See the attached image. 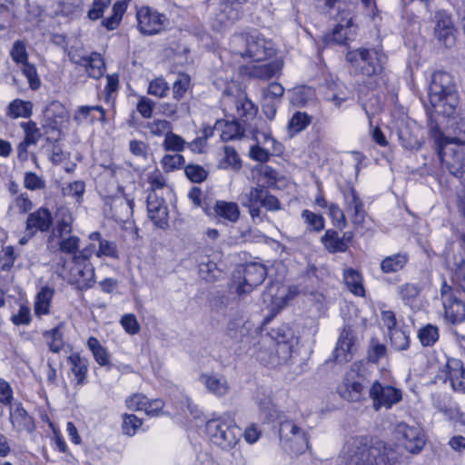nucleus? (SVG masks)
Returning <instances> with one entry per match:
<instances>
[{
    "label": "nucleus",
    "mask_w": 465,
    "mask_h": 465,
    "mask_svg": "<svg viewBox=\"0 0 465 465\" xmlns=\"http://www.w3.org/2000/svg\"><path fill=\"white\" fill-rule=\"evenodd\" d=\"M366 436L351 438L340 455L341 465H393L395 459L387 448L370 446Z\"/></svg>",
    "instance_id": "nucleus-1"
},
{
    "label": "nucleus",
    "mask_w": 465,
    "mask_h": 465,
    "mask_svg": "<svg viewBox=\"0 0 465 465\" xmlns=\"http://www.w3.org/2000/svg\"><path fill=\"white\" fill-rule=\"evenodd\" d=\"M429 98L436 114L447 117L455 114L459 104L458 93L450 74L442 71L433 74Z\"/></svg>",
    "instance_id": "nucleus-2"
},
{
    "label": "nucleus",
    "mask_w": 465,
    "mask_h": 465,
    "mask_svg": "<svg viewBox=\"0 0 465 465\" xmlns=\"http://www.w3.org/2000/svg\"><path fill=\"white\" fill-rule=\"evenodd\" d=\"M439 158L450 173L458 176L465 171V156L461 146L465 145V137L450 138L440 131L433 132Z\"/></svg>",
    "instance_id": "nucleus-3"
},
{
    "label": "nucleus",
    "mask_w": 465,
    "mask_h": 465,
    "mask_svg": "<svg viewBox=\"0 0 465 465\" xmlns=\"http://www.w3.org/2000/svg\"><path fill=\"white\" fill-rule=\"evenodd\" d=\"M205 434L213 443L229 450L238 443L242 433L234 419L224 413L206 421Z\"/></svg>",
    "instance_id": "nucleus-4"
},
{
    "label": "nucleus",
    "mask_w": 465,
    "mask_h": 465,
    "mask_svg": "<svg viewBox=\"0 0 465 465\" xmlns=\"http://www.w3.org/2000/svg\"><path fill=\"white\" fill-rule=\"evenodd\" d=\"M231 47L234 53L247 56L255 61H262L272 57L274 45L257 32L235 35L231 40Z\"/></svg>",
    "instance_id": "nucleus-5"
},
{
    "label": "nucleus",
    "mask_w": 465,
    "mask_h": 465,
    "mask_svg": "<svg viewBox=\"0 0 465 465\" xmlns=\"http://www.w3.org/2000/svg\"><path fill=\"white\" fill-rule=\"evenodd\" d=\"M346 61L361 74L372 76L382 72L387 57L380 49L360 47L348 51Z\"/></svg>",
    "instance_id": "nucleus-6"
},
{
    "label": "nucleus",
    "mask_w": 465,
    "mask_h": 465,
    "mask_svg": "<svg viewBox=\"0 0 465 465\" xmlns=\"http://www.w3.org/2000/svg\"><path fill=\"white\" fill-rule=\"evenodd\" d=\"M266 272L262 263H238L232 273L231 289L239 295L248 293L263 282Z\"/></svg>",
    "instance_id": "nucleus-7"
},
{
    "label": "nucleus",
    "mask_w": 465,
    "mask_h": 465,
    "mask_svg": "<svg viewBox=\"0 0 465 465\" xmlns=\"http://www.w3.org/2000/svg\"><path fill=\"white\" fill-rule=\"evenodd\" d=\"M360 363H354L336 386V392L344 401L359 402L365 399L367 379L360 372Z\"/></svg>",
    "instance_id": "nucleus-8"
},
{
    "label": "nucleus",
    "mask_w": 465,
    "mask_h": 465,
    "mask_svg": "<svg viewBox=\"0 0 465 465\" xmlns=\"http://www.w3.org/2000/svg\"><path fill=\"white\" fill-rule=\"evenodd\" d=\"M137 29L144 35H153L163 31L169 25L167 16L150 6H142L136 12Z\"/></svg>",
    "instance_id": "nucleus-9"
},
{
    "label": "nucleus",
    "mask_w": 465,
    "mask_h": 465,
    "mask_svg": "<svg viewBox=\"0 0 465 465\" xmlns=\"http://www.w3.org/2000/svg\"><path fill=\"white\" fill-rule=\"evenodd\" d=\"M302 291L297 285L285 286L272 282L262 295L264 302H270V311L275 315Z\"/></svg>",
    "instance_id": "nucleus-10"
},
{
    "label": "nucleus",
    "mask_w": 465,
    "mask_h": 465,
    "mask_svg": "<svg viewBox=\"0 0 465 465\" xmlns=\"http://www.w3.org/2000/svg\"><path fill=\"white\" fill-rule=\"evenodd\" d=\"M88 239L91 242L81 251L80 257L82 259L89 260L94 255L99 259H118L116 244L112 241L104 239L99 232H91Z\"/></svg>",
    "instance_id": "nucleus-11"
},
{
    "label": "nucleus",
    "mask_w": 465,
    "mask_h": 465,
    "mask_svg": "<svg viewBox=\"0 0 465 465\" xmlns=\"http://www.w3.org/2000/svg\"><path fill=\"white\" fill-rule=\"evenodd\" d=\"M369 396L372 401L373 408L379 411L381 408L390 409L398 403L402 398V393L394 386L375 381L370 388Z\"/></svg>",
    "instance_id": "nucleus-12"
},
{
    "label": "nucleus",
    "mask_w": 465,
    "mask_h": 465,
    "mask_svg": "<svg viewBox=\"0 0 465 465\" xmlns=\"http://www.w3.org/2000/svg\"><path fill=\"white\" fill-rule=\"evenodd\" d=\"M227 334L237 343H242L243 348L249 347L252 344H256L259 331L258 328L254 327L253 323L250 321H245L242 318L233 319L229 322L227 326Z\"/></svg>",
    "instance_id": "nucleus-13"
},
{
    "label": "nucleus",
    "mask_w": 465,
    "mask_h": 465,
    "mask_svg": "<svg viewBox=\"0 0 465 465\" xmlns=\"http://www.w3.org/2000/svg\"><path fill=\"white\" fill-rule=\"evenodd\" d=\"M279 431L282 442L292 452L302 453L308 448L305 433L293 421L282 422Z\"/></svg>",
    "instance_id": "nucleus-14"
},
{
    "label": "nucleus",
    "mask_w": 465,
    "mask_h": 465,
    "mask_svg": "<svg viewBox=\"0 0 465 465\" xmlns=\"http://www.w3.org/2000/svg\"><path fill=\"white\" fill-rule=\"evenodd\" d=\"M441 298L446 322L453 325L463 322L465 321V304L454 297L451 287L445 282L441 287Z\"/></svg>",
    "instance_id": "nucleus-15"
},
{
    "label": "nucleus",
    "mask_w": 465,
    "mask_h": 465,
    "mask_svg": "<svg viewBox=\"0 0 465 465\" xmlns=\"http://www.w3.org/2000/svg\"><path fill=\"white\" fill-rule=\"evenodd\" d=\"M455 27L451 16L444 11L435 15L434 36L446 48H451L456 42Z\"/></svg>",
    "instance_id": "nucleus-16"
},
{
    "label": "nucleus",
    "mask_w": 465,
    "mask_h": 465,
    "mask_svg": "<svg viewBox=\"0 0 465 465\" xmlns=\"http://www.w3.org/2000/svg\"><path fill=\"white\" fill-rule=\"evenodd\" d=\"M284 87L276 82L269 84L262 89V110L269 119L274 118L277 108L282 102Z\"/></svg>",
    "instance_id": "nucleus-17"
},
{
    "label": "nucleus",
    "mask_w": 465,
    "mask_h": 465,
    "mask_svg": "<svg viewBox=\"0 0 465 465\" xmlns=\"http://www.w3.org/2000/svg\"><path fill=\"white\" fill-rule=\"evenodd\" d=\"M67 263H64V267ZM69 269L68 282L75 284L79 289H85L92 286L94 282V270L92 263H68Z\"/></svg>",
    "instance_id": "nucleus-18"
},
{
    "label": "nucleus",
    "mask_w": 465,
    "mask_h": 465,
    "mask_svg": "<svg viewBox=\"0 0 465 465\" xmlns=\"http://www.w3.org/2000/svg\"><path fill=\"white\" fill-rule=\"evenodd\" d=\"M397 434L401 436L404 448L411 453L420 451L425 445L424 434L418 427H411L404 423L399 424Z\"/></svg>",
    "instance_id": "nucleus-19"
},
{
    "label": "nucleus",
    "mask_w": 465,
    "mask_h": 465,
    "mask_svg": "<svg viewBox=\"0 0 465 465\" xmlns=\"http://www.w3.org/2000/svg\"><path fill=\"white\" fill-rule=\"evenodd\" d=\"M147 212L149 218L157 227L165 228L168 225L167 205L156 193H150L147 196Z\"/></svg>",
    "instance_id": "nucleus-20"
},
{
    "label": "nucleus",
    "mask_w": 465,
    "mask_h": 465,
    "mask_svg": "<svg viewBox=\"0 0 465 465\" xmlns=\"http://www.w3.org/2000/svg\"><path fill=\"white\" fill-rule=\"evenodd\" d=\"M242 15V10L237 6H231L221 3L219 11L212 19V27L217 32H223L233 25Z\"/></svg>",
    "instance_id": "nucleus-21"
},
{
    "label": "nucleus",
    "mask_w": 465,
    "mask_h": 465,
    "mask_svg": "<svg viewBox=\"0 0 465 465\" xmlns=\"http://www.w3.org/2000/svg\"><path fill=\"white\" fill-rule=\"evenodd\" d=\"M223 103L226 105L233 104L236 111L235 115L240 118L252 119L257 113L255 105L241 91H238L236 96L225 93Z\"/></svg>",
    "instance_id": "nucleus-22"
},
{
    "label": "nucleus",
    "mask_w": 465,
    "mask_h": 465,
    "mask_svg": "<svg viewBox=\"0 0 465 465\" xmlns=\"http://www.w3.org/2000/svg\"><path fill=\"white\" fill-rule=\"evenodd\" d=\"M444 371L452 389L459 392H465V368L462 361L456 358L448 359Z\"/></svg>",
    "instance_id": "nucleus-23"
},
{
    "label": "nucleus",
    "mask_w": 465,
    "mask_h": 465,
    "mask_svg": "<svg viewBox=\"0 0 465 465\" xmlns=\"http://www.w3.org/2000/svg\"><path fill=\"white\" fill-rule=\"evenodd\" d=\"M45 118L46 124L50 128L60 130L68 123L69 115L67 110L61 103L53 101L45 111Z\"/></svg>",
    "instance_id": "nucleus-24"
},
{
    "label": "nucleus",
    "mask_w": 465,
    "mask_h": 465,
    "mask_svg": "<svg viewBox=\"0 0 465 465\" xmlns=\"http://www.w3.org/2000/svg\"><path fill=\"white\" fill-rule=\"evenodd\" d=\"M345 210L354 225H361L365 217L363 203L353 188L344 193Z\"/></svg>",
    "instance_id": "nucleus-25"
},
{
    "label": "nucleus",
    "mask_w": 465,
    "mask_h": 465,
    "mask_svg": "<svg viewBox=\"0 0 465 465\" xmlns=\"http://www.w3.org/2000/svg\"><path fill=\"white\" fill-rule=\"evenodd\" d=\"M53 223L50 211L46 208H39L27 217L26 234L33 236L36 231H47Z\"/></svg>",
    "instance_id": "nucleus-26"
},
{
    "label": "nucleus",
    "mask_w": 465,
    "mask_h": 465,
    "mask_svg": "<svg viewBox=\"0 0 465 465\" xmlns=\"http://www.w3.org/2000/svg\"><path fill=\"white\" fill-rule=\"evenodd\" d=\"M70 60L74 64L84 66L89 76L94 79H98L104 74V63L102 56L97 53H93L88 57H82L80 59L71 53Z\"/></svg>",
    "instance_id": "nucleus-27"
},
{
    "label": "nucleus",
    "mask_w": 465,
    "mask_h": 465,
    "mask_svg": "<svg viewBox=\"0 0 465 465\" xmlns=\"http://www.w3.org/2000/svg\"><path fill=\"white\" fill-rule=\"evenodd\" d=\"M351 239V232H345L342 237H340L336 231L327 230L322 238V242L328 252H338L346 251Z\"/></svg>",
    "instance_id": "nucleus-28"
},
{
    "label": "nucleus",
    "mask_w": 465,
    "mask_h": 465,
    "mask_svg": "<svg viewBox=\"0 0 465 465\" xmlns=\"http://www.w3.org/2000/svg\"><path fill=\"white\" fill-rule=\"evenodd\" d=\"M199 381L205 386L208 391L217 397L223 396L229 391L227 380L219 374L213 372L203 373Z\"/></svg>",
    "instance_id": "nucleus-29"
},
{
    "label": "nucleus",
    "mask_w": 465,
    "mask_h": 465,
    "mask_svg": "<svg viewBox=\"0 0 465 465\" xmlns=\"http://www.w3.org/2000/svg\"><path fill=\"white\" fill-rule=\"evenodd\" d=\"M20 126L25 133V139L18 145L19 156L21 157L22 153L26 155L29 145L37 144L42 137V134L36 124L33 121L21 123Z\"/></svg>",
    "instance_id": "nucleus-30"
},
{
    "label": "nucleus",
    "mask_w": 465,
    "mask_h": 465,
    "mask_svg": "<svg viewBox=\"0 0 465 465\" xmlns=\"http://www.w3.org/2000/svg\"><path fill=\"white\" fill-rule=\"evenodd\" d=\"M282 68V63L279 60L262 64H254L247 68L250 77L267 80L278 74Z\"/></svg>",
    "instance_id": "nucleus-31"
},
{
    "label": "nucleus",
    "mask_w": 465,
    "mask_h": 465,
    "mask_svg": "<svg viewBox=\"0 0 465 465\" xmlns=\"http://www.w3.org/2000/svg\"><path fill=\"white\" fill-rule=\"evenodd\" d=\"M54 294V290L48 286H43L37 292L35 300V313L36 316L47 315Z\"/></svg>",
    "instance_id": "nucleus-32"
},
{
    "label": "nucleus",
    "mask_w": 465,
    "mask_h": 465,
    "mask_svg": "<svg viewBox=\"0 0 465 465\" xmlns=\"http://www.w3.org/2000/svg\"><path fill=\"white\" fill-rule=\"evenodd\" d=\"M87 348L91 351L95 361L100 366L110 367L111 359L107 349L101 344L95 337H89L86 342Z\"/></svg>",
    "instance_id": "nucleus-33"
},
{
    "label": "nucleus",
    "mask_w": 465,
    "mask_h": 465,
    "mask_svg": "<svg viewBox=\"0 0 465 465\" xmlns=\"http://www.w3.org/2000/svg\"><path fill=\"white\" fill-rule=\"evenodd\" d=\"M71 371L77 385H83L85 381L88 367L86 361L82 359L78 353H72L68 357Z\"/></svg>",
    "instance_id": "nucleus-34"
},
{
    "label": "nucleus",
    "mask_w": 465,
    "mask_h": 465,
    "mask_svg": "<svg viewBox=\"0 0 465 465\" xmlns=\"http://www.w3.org/2000/svg\"><path fill=\"white\" fill-rule=\"evenodd\" d=\"M291 336V333H283L282 337L279 335H274V331L272 332V336L269 337H262V342L267 343V341H270V343H272L273 347H276V353L278 354L279 358L282 360H286L291 353V344L289 342V337Z\"/></svg>",
    "instance_id": "nucleus-35"
},
{
    "label": "nucleus",
    "mask_w": 465,
    "mask_h": 465,
    "mask_svg": "<svg viewBox=\"0 0 465 465\" xmlns=\"http://www.w3.org/2000/svg\"><path fill=\"white\" fill-rule=\"evenodd\" d=\"M355 33L352 28V21L351 18L347 19L345 24L338 25L329 36L328 41L339 45L345 44Z\"/></svg>",
    "instance_id": "nucleus-36"
},
{
    "label": "nucleus",
    "mask_w": 465,
    "mask_h": 465,
    "mask_svg": "<svg viewBox=\"0 0 465 465\" xmlns=\"http://www.w3.org/2000/svg\"><path fill=\"white\" fill-rule=\"evenodd\" d=\"M10 421L18 431L29 430L31 426V418L21 405H16L10 411Z\"/></svg>",
    "instance_id": "nucleus-37"
},
{
    "label": "nucleus",
    "mask_w": 465,
    "mask_h": 465,
    "mask_svg": "<svg viewBox=\"0 0 465 465\" xmlns=\"http://www.w3.org/2000/svg\"><path fill=\"white\" fill-rule=\"evenodd\" d=\"M127 8L125 1L116 2L112 8V15L102 21V25L108 31L114 30L120 25L123 15Z\"/></svg>",
    "instance_id": "nucleus-38"
},
{
    "label": "nucleus",
    "mask_w": 465,
    "mask_h": 465,
    "mask_svg": "<svg viewBox=\"0 0 465 465\" xmlns=\"http://www.w3.org/2000/svg\"><path fill=\"white\" fill-rule=\"evenodd\" d=\"M214 211L216 214L232 223H235L240 216V209L236 203L218 201L215 203Z\"/></svg>",
    "instance_id": "nucleus-39"
},
{
    "label": "nucleus",
    "mask_w": 465,
    "mask_h": 465,
    "mask_svg": "<svg viewBox=\"0 0 465 465\" xmlns=\"http://www.w3.org/2000/svg\"><path fill=\"white\" fill-rule=\"evenodd\" d=\"M312 122V117L303 112H296L287 124L288 134L292 137L303 131Z\"/></svg>",
    "instance_id": "nucleus-40"
},
{
    "label": "nucleus",
    "mask_w": 465,
    "mask_h": 465,
    "mask_svg": "<svg viewBox=\"0 0 465 465\" xmlns=\"http://www.w3.org/2000/svg\"><path fill=\"white\" fill-rule=\"evenodd\" d=\"M225 263H199V276L206 282H213L223 277Z\"/></svg>",
    "instance_id": "nucleus-41"
},
{
    "label": "nucleus",
    "mask_w": 465,
    "mask_h": 465,
    "mask_svg": "<svg viewBox=\"0 0 465 465\" xmlns=\"http://www.w3.org/2000/svg\"><path fill=\"white\" fill-rule=\"evenodd\" d=\"M353 347L352 339L350 337L347 331H343L337 342L336 346V358L341 361H348L351 360V354Z\"/></svg>",
    "instance_id": "nucleus-42"
},
{
    "label": "nucleus",
    "mask_w": 465,
    "mask_h": 465,
    "mask_svg": "<svg viewBox=\"0 0 465 465\" xmlns=\"http://www.w3.org/2000/svg\"><path fill=\"white\" fill-rule=\"evenodd\" d=\"M73 218L70 213H64L63 218L56 224L47 241L48 248H53V242L57 238H62L64 234H68L72 231Z\"/></svg>",
    "instance_id": "nucleus-43"
},
{
    "label": "nucleus",
    "mask_w": 465,
    "mask_h": 465,
    "mask_svg": "<svg viewBox=\"0 0 465 465\" xmlns=\"http://www.w3.org/2000/svg\"><path fill=\"white\" fill-rule=\"evenodd\" d=\"M33 104L29 101L15 99L10 103L7 114L13 118H29L32 114Z\"/></svg>",
    "instance_id": "nucleus-44"
},
{
    "label": "nucleus",
    "mask_w": 465,
    "mask_h": 465,
    "mask_svg": "<svg viewBox=\"0 0 465 465\" xmlns=\"http://www.w3.org/2000/svg\"><path fill=\"white\" fill-rule=\"evenodd\" d=\"M344 282L348 289L357 296L364 295V287L361 275L354 270H346L344 272Z\"/></svg>",
    "instance_id": "nucleus-45"
},
{
    "label": "nucleus",
    "mask_w": 465,
    "mask_h": 465,
    "mask_svg": "<svg viewBox=\"0 0 465 465\" xmlns=\"http://www.w3.org/2000/svg\"><path fill=\"white\" fill-rule=\"evenodd\" d=\"M143 420L134 414H124L122 417V431L124 435L133 437L142 430Z\"/></svg>",
    "instance_id": "nucleus-46"
},
{
    "label": "nucleus",
    "mask_w": 465,
    "mask_h": 465,
    "mask_svg": "<svg viewBox=\"0 0 465 465\" xmlns=\"http://www.w3.org/2000/svg\"><path fill=\"white\" fill-rule=\"evenodd\" d=\"M218 125L222 127L221 138L223 141H231L239 139L243 134V130L237 121L221 123L217 122Z\"/></svg>",
    "instance_id": "nucleus-47"
},
{
    "label": "nucleus",
    "mask_w": 465,
    "mask_h": 465,
    "mask_svg": "<svg viewBox=\"0 0 465 465\" xmlns=\"http://www.w3.org/2000/svg\"><path fill=\"white\" fill-rule=\"evenodd\" d=\"M266 188L262 185L252 187L250 191L242 197L243 206L262 205V198L266 196Z\"/></svg>",
    "instance_id": "nucleus-48"
},
{
    "label": "nucleus",
    "mask_w": 465,
    "mask_h": 465,
    "mask_svg": "<svg viewBox=\"0 0 465 465\" xmlns=\"http://www.w3.org/2000/svg\"><path fill=\"white\" fill-rule=\"evenodd\" d=\"M399 294L406 305L417 307L420 303V289L414 284H405Z\"/></svg>",
    "instance_id": "nucleus-49"
},
{
    "label": "nucleus",
    "mask_w": 465,
    "mask_h": 465,
    "mask_svg": "<svg viewBox=\"0 0 465 465\" xmlns=\"http://www.w3.org/2000/svg\"><path fill=\"white\" fill-rule=\"evenodd\" d=\"M79 238L77 236H69L67 238H57L53 242V248H49L53 252L61 251L66 253L74 252L79 246Z\"/></svg>",
    "instance_id": "nucleus-50"
},
{
    "label": "nucleus",
    "mask_w": 465,
    "mask_h": 465,
    "mask_svg": "<svg viewBox=\"0 0 465 465\" xmlns=\"http://www.w3.org/2000/svg\"><path fill=\"white\" fill-rule=\"evenodd\" d=\"M44 336L46 339L48 347L52 352L57 353L63 349L64 341L61 326H57L45 331Z\"/></svg>",
    "instance_id": "nucleus-51"
},
{
    "label": "nucleus",
    "mask_w": 465,
    "mask_h": 465,
    "mask_svg": "<svg viewBox=\"0 0 465 465\" xmlns=\"http://www.w3.org/2000/svg\"><path fill=\"white\" fill-rule=\"evenodd\" d=\"M439 330L435 325L427 324L420 328L418 338L423 346H432L439 340Z\"/></svg>",
    "instance_id": "nucleus-52"
},
{
    "label": "nucleus",
    "mask_w": 465,
    "mask_h": 465,
    "mask_svg": "<svg viewBox=\"0 0 465 465\" xmlns=\"http://www.w3.org/2000/svg\"><path fill=\"white\" fill-rule=\"evenodd\" d=\"M101 166L104 168L103 174L104 176H111L114 178L118 183L130 175V172L127 169L116 164L114 162L103 163Z\"/></svg>",
    "instance_id": "nucleus-53"
},
{
    "label": "nucleus",
    "mask_w": 465,
    "mask_h": 465,
    "mask_svg": "<svg viewBox=\"0 0 465 465\" xmlns=\"http://www.w3.org/2000/svg\"><path fill=\"white\" fill-rule=\"evenodd\" d=\"M314 96V90L311 87H298L293 91L292 102L297 106H304L307 103L312 101Z\"/></svg>",
    "instance_id": "nucleus-54"
},
{
    "label": "nucleus",
    "mask_w": 465,
    "mask_h": 465,
    "mask_svg": "<svg viewBox=\"0 0 465 465\" xmlns=\"http://www.w3.org/2000/svg\"><path fill=\"white\" fill-rule=\"evenodd\" d=\"M390 339L391 346L397 351H404L409 347V334L402 330L395 329L390 331Z\"/></svg>",
    "instance_id": "nucleus-55"
},
{
    "label": "nucleus",
    "mask_w": 465,
    "mask_h": 465,
    "mask_svg": "<svg viewBox=\"0 0 465 465\" xmlns=\"http://www.w3.org/2000/svg\"><path fill=\"white\" fill-rule=\"evenodd\" d=\"M302 217L304 219L310 231L321 232L324 229L325 221L322 215L316 214L309 210H304L302 213Z\"/></svg>",
    "instance_id": "nucleus-56"
},
{
    "label": "nucleus",
    "mask_w": 465,
    "mask_h": 465,
    "mask_svg": "<svg viewBox=\"0 0 465 465\" xmlns=\"http://www.w3.org/2000/svg\"><path fill=\"white\" fill-rule=\"evenodd\" d=\"M185 144L186 142L183 137L171 131L164 138L163 146L165 151L179 153L183 151Z\"/></svg>",
    "instance_id": "nucleus-57"
},
{
    "label": "nucleus",
    "mask_w": 465,
    "mask_h": 465,
    "mask_svg": "<svg viewBox=\"0 0 465 465\" xmlns=\"http://www.w3.org/2000/svg\"><path fill=\"white\" fill-rule=\"evenodd\" d=\"M399 137L401 141V144L410 150H418L423 143L417 134L410 133L407 130H401L399 132Z\"/></svg>",
    "instance_id": "nucleus-58"
},
{
    "label": "nucleus",
    "mask_w": 465,
    "mask_h": 465,
    "mask_svg": "<svg viewBox=\"0 0 465 465\" xmlns=\"http://www.w3.org/2000/svg\"><path fill=\"white\" fill-rule=\"evenodd\" d=\"M146 128L150 131L151 134L155 136L166 137L167 134L172 131V124L170 122L163 119H154L153 121L147 123Z\"/></svg>",
    "instance_id": "nucleus-59"
},
{
    "label": "nucleus",
    "mask_w": 465,
    "mask_h": 465,
    "mask_svg": "<svg viewBox=\"0 0 465 465\" xmlns=\"http://www.w3.org/2000/svg\"><path fill=\"white\" fill-rule=\"evenodd\" d=\"M10 55L13 61L19 64H27L28 54L26 52L25 44L22 41H15L11 48Z\"/></svg>",
    "instance_id": "nucleus-60"
},
{
    "label": "nucleus",
    "mask_w": 465,
    "mask_h": 465,
    "mask_svg": "<svg viewBox=\"0 0 465 465\" xmlns=\"http://www.w3.org/2000/svg\"><path fill=\"white\" fill-rule=\"evenodd\" d=\"M450 277L452 282L465 291V263H449Z\"/></svg>",
    "instance_id": "nucleus-61"
},
{
    "label": "nucleus",
    "mask_w": 465,
    "mask_h": 465,
    "mask_svg": "<svg viewBox=\"0 0 465 465\" xmlns=\"http://www.w3.org/2000/svg\"><path fill=\"white\" fill-rule=\"evenodd\" d=\"M120 324L126 333L135 335L140 331V324L134 313H125L120 319Z\"/></svg>",
    "instance_id": "nucleus-62"
},
{
    "label": "nucleus",
    "mask_w": 465,
    "mask_h": 465,
    "mask_svg": "<svg viewBox=\"0 0 465 465\" xmlns=\"http://www.w3.org/2000/svg\"><path fill=\"white\" fill-rule=\"evenodd\" d=\"M224 157L223 161L221 162V165L223 168L232 167L235 170L240 169L241 167V160L239 158V155L234 148L231 146H225L224 150Z\"/></svg>",
    "instance_id": "nucleus-63"
},
{
    "label": "nucleus",
    "mask_w": 465,
    "mask_h": 465,
    "mask_svg": "<svg viewBox=\"0 0 465 465\" xmlns=\"http://www.w3.org/2000/svg\"><path fill=\"white\" fill-rule=\"evenodd\" d=\"M169 91V85L163 78H156L150 82L148 94L158 98L166 96Z\"/></svg>",
    "instance_id": "nucleus-64"
}]
</instances>
